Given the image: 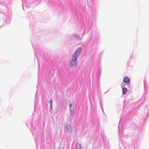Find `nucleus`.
Instances as JSON below:
<instances>
[{
    "label": "nucleus",
    "mask_w": 149,
    "mask_h": 149,
    "mask_svg": "<svg viewBox=\"0 0 149 149\" xmlns=\"http://www.w3.org/2000/svg\"><path fill=\"white\" fill-rule=\"evenodd\" d=\"M123 81L125 83L129 84L130 79L128 77H126L124 78Z\"/></svg>",
    "instance_id": "7ed1b4c3"
},
{
    "label": "nucleus",
    "mask_w": 149,
    "mask_h": 149,
    "mask_svg": "<svg viewBox=\"0 0 149 149\" xmlns=\"http://www.w3.org/2000/svg\"><path fill=\"white\" fill-rule=\"evenodd\" d=\"M81 51V48H79L76 50L74 53L73 54L72 57V59L71 61L70 64V66L71 67L75 65L77 63V58Z\"/></svg>",
    "instance_id": "f257e3e1"
},
{
    "label": "nucleus",
    "mask_w": 149,
    "mask_h": 149,
    "mask_svg": "<svg viewBox=\"0 0 149 149\" xmlns=\"http://www.w3.org/2000/svg\"><path fill=\"white\" fill-rule=\"evenodd\" d=\"M50 102L51 103V106H52V99H51L50 100Z\"/></svg>",
    "instance_id": "39448f33"
},
{
    "label": "nucleus",
    "mask_w": 149,
    "mask_h": 149,
    "mask_svg": "<svg viewBox=\"0 0 149 149\" xmlns=\"http://www.w3.org/2000/svg\"><path fill=\"white\" fill-rule=\"evenodd\" d=\"M127 91V88H124L123 89V94L125 93Z\"/></svg>",
    "instance_id": "20e7f679"
},
{
    "label": "nucleus",
    "mask_w": 149,
    "mask_h": 149,
    "mask_svg": "<svg viewBox=\"0 0 149 149\" xmlns=\"http://www.w3.org/2000/svg\"><path fill=\"white\" fill-rule=\"evenodd\" d=\"M66 130L69 132H72V128L70 125H66Z\"/></svg>",
    "instance_id": "f03ea898"
},
{
    "label": "nucleus",
    "mask_w": 149,
    "mask_h": 149,
    "mask_svg": "<svg viewBox=\"0 0 149 149\" xmlns=\"http://www.w3.org/2000/svg\"><path fill=\"white\" fill-rule=\"evenodd\" d=\"M69 105H70V107H71L72 106V105L71 104H70Z\"/></svg>",
    "instance_id": "423d86ee"
}]
</instances>
